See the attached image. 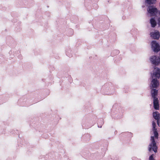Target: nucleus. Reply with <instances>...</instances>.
<instances>
[{
	"instance_id": "nucleus-10",
	"label": "nucleus",
	"mask_w": 160,
	"mask_h": 160,
	"mask_svg": "<svg viewBox=\"0 0 160 160\" xmlns=\"http://www.w3.org/2000/svg\"><path fill=\"white\" fill-rule=\"evenodd\" d=\"M156 0H146V2L149 4L154 3Z\"/></svg>"
},
{
	"instance_id": "nucleus-3",
	"label": "nucleus",
	"mask_w": 160,
	"mask_h": 160,
	"mask_svg": "<svg viewBox=\"0 0 160 160\" xmlns=\"http://www.w3.org/2000/svg\"><path fill=\"white\" fill-rule=\"evenodd\" d=\"M158 90L155 89H152L151 93L152 98H153V105L154 108L156 110H159V104L158 98H157Z\"/></svg>"
},
{
	"instance_id": "nucleus-1",
	"label": "nucleus",
	"mask_w": 160,
	"mask_h": 160,
	"mask_svg": "<svg viewBox=\"0 0 160 160\" xmlns=\"http://www.w3.org/2000/svg\"><path fill=\"white\" fill-rule=\"evenodd\" d=\"M152 129L150 131L151 143L148 146V150L150 152L152 149L155 152L157 151V147L156 145V141L158 139V130L157 128L156 123L153 121L152 122Z\"/></svg>"
},
{
	"instance_id": "nucleus-8",
	"label": "nucleus",
	"mask_w": 160,
	"mask_h": 160,
	"mask_svg": "<svg viewBox=\"0 0 160 160\" xmlns=\"http://www.w3.org/2000/svg\"><path fill=\"white\" fill-rule=\"evenodd\" d=\"M153 118L157 121V123L158 127H159L160 114L157 111L153 112Z\"/></svg>"
},
{
	"instance_id": "nucleus-2",
	"label": "nucleus",
	"mask_w": 160,
	"mask_h": 160,
	"mask_svg": "<svg viewBox=\"0 0 160 160\" xmlns=\"http://www.w3.org/2000/svg\"><path fill=\"white\" fill-rule=\"evenodd\" d=\"M147 10L151 16H154L150 20L152 27H155L157 23L158 27H160V12L156 8L152 6H150Z\"/></svg>"
},
{
	"instance_id": "nucleus-13",
	"label": "nucleus",
	"mask_w": 160,
	"mask_h": 160,
	"mask_svg": "<svg viewBox=\"0 0 160 160\" xmlns=\"http://www.w3.org/2000/svg\"><path fill=\"white\" fill-rule=\"evenodd\" d=\"M159 6L160 7V3H159Z\"/></svg>"
},
{
	"instance_id": "nucleus-7",
	"label": "nucleus",
	"mask_w": 160,
	"mask_h": 160,
	"mask_svg": "<svg viewBox=\"0 0 160 160\" xmlns=\"http://www.w3.org/2000/svg\"><path fill=\"white\" fill-rule=\"evenodd\" d=\"M152 48L154 52H158L160 50V46L156 41H153L151 42Z\"/></svg>"
},
{
	"instance_id": "nucleus-12",
	"label": "nucleus",
	"mask_w": 160,
	"mask_h": 160,
	"mask_svg": "<svg viewBox=\"0 0 160 160\" xmlns=\"http://www.w3.org/2000/svg\"><path fill=\"white\" fill-rule=\"evenodd\" d=\"M104 94L105 95H109L110 94V93H109V92H106V93H104Z\"/></svg>"
},
{
	"instance_id": "nucleus-11",
	"label": "nucleus",
	"mask_w": 160,
	"mask_h": 160,
	"mask_svg": "<svg viewBox=\"0 0 160 160\" xmlns=\"http://www.w3.org/2000/svg\"><path fill=\"white\" fill-rule=\"evenodd\" d=\"M149 160H155L153 158V155L152 154L151 155L149 158Z\"/></svg>"
},
{
	"instance_id": "nucleus-6",
	"label": "nucleus",
	"mask_w": 160,
	"mask_h": 160,
	"mask_svg": "<svg viewBox=\"0 0 160 160\" xmlns=\"http://www.w3.org/2000/svg\"><path fill=\"white\" fill-rule=\"evenodd\" d=\"M152 78V80L150 85V87L151 89L152 88H156L159 85V81L158 80L157 78Z\"/></svg>"
},
{
	"instance_id": "nucleus-9",
	"label": "nucleus",
	"mask_w": 160,
	"mask_h": 160,
	"mask_svg": "<svg viewBox=\"0 0 160 160\" xmlns=\"http://www.w3.org/2000/svg\"><path fill=\"white\" fill-rule=\"evenodd\" d=\"M150 36L154 39H158L160 36V34L158 31L156 30L154 32H152L150 33Z\"/></svg>"
},
{
	"instance_id": "nucleus-5",
	"label": "nucleus",
	"mask_w": 160,
	"mask_h": 160,
	"mask_svg": "<svg viewBox=\"0 0 160 160\" xmlns=\"http://www.w3.org/2000/svg\"><path fill=\"white\" fill-rule=\"evenodd\" d=\"M150 60L152 64L156 65H158L160 63V58L156 56H151Z\"/></svg>"
},
{
	"instance_id": "nucleus-4",
	"label": "nucleus",
	"mask_w": 160,
	"mask_h": 160,
	"mask_svg": "<svg viewBox=\"0 0 160 160\" xmlns=\"http://www.w3.org/2000/svg\"><path fill=\"white\" fill-rule=\"evenodd\" d=\"M152 78L159 79L160 78V69L158 68H155L151 74Z\"/></svg>"
}]
</instances>
